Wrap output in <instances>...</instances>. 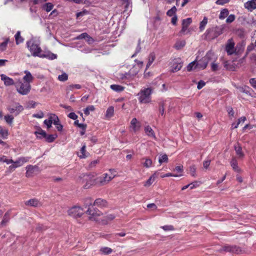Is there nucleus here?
Wrapping results in <instances>:
<instances>
[{
  "label": "nucleus",
  "instance_id": "f257e3e1",
  "mask_svg": "<svg viewBox=\"0 0 256 256\" xmlns=\"http://www.w3.org/2000/svg\"><path fill=\"white\" fill-rule=\"evenodd\" d=\"M226 27V25L222 24L208 29L205 33L206 38L212 40L217 38L223 33Z\"/></svg>",
  "mask_w": 256,
  "mask_h": 256
},
{
  "label": "nucleus",
  "instance_id": "f03ea898",
  "mask_svg": "<svg viewBox=\"0 0 256 256\" xmlns=\"http://www.w3.org/2000/svg\"><path fill=\"white\" fill-rule=\"evenodd\" d=\"M80 182L84 184L85 189L90 188L92 186L98 185L96 178L92 174H82L80 176Z\"/></svg>",
  "mask_w": 256,
  "mask_h": 256
},
{
  "label": "nucleus",
  "instance_id": "7ed1b4c3",
  "mask_svg": "<svg viewBox=\"0 0 256 256\" xmlns=\"http://www.w3.org/2000/svg\"><path fill=\"white\" fill-rule=\"evenodd\" d=\"M152 89L150 88H145L141 90L138 94V100L142 104H148L151 101V94Z\"/></svg>",
  "mask_w": 256,
  "mask_h": 256
},
{
  "label": "nucleus",
  "instance_id": "20e7f679",
  "mask_svg": "<svg viewBox=\"0 0 256 256\" xmlns=\"http://www.w3.org/2000/svg\"><path fill=\"white\" fill-rule=\"evenodd\" d=\"M26 46L28 50L30 52L32 55L34 56L40 57V52L42 51L41 48L39 45L33 40H30L26 42Z\"/></svg>",
  "mask_w": 256,
  "mask_h": 256
},
{
  "label": "nucleus",
  "instance_id": "39448f33",
  "mask_svg": "<svg viewBox=\"0 0 256 256\" xmlns=\"http://www.w3.org/2000/svg\"><path fill=\"white\" fill-rule=\"evenodd\" d=\"M16 88L17 92L22 95L27 94L30 90L31 86L28 82H22L19 81L16 83Z\"/></svg>",
  "mask_w": 256,
  "mask_h": 256
},
{
  "label": "nucleus",
  "instance_id": "423d86ee",
  "mask_svg": "<svg viewBox=\"0 0 256 256\" xmlns=\"http://www.w3.org/2000/svg\"><path fill=\"white\" fill-rule=\"evenodd\" d=\"M30 157L29 156H22L18 158L16 161L12 162V165L8 166V170L10 171H14L16 168L22 166L24 163L29 161Z\"/></svg>",
  "mask_w": 256,
  "mask_h": 256
},
{
  "label": "nucleus",
  "instance_id": "0eeeda50",
  "mask_svg": "<svg viewBox=\"0 0 256 256\" xmlns=\"http://www.w3.org/2000/svg\"><path fill=\"white\" fill-rule=\"evenodd\" d=\"M86 212L88 215L89 220H97L98 218L102 214L100 210L94 208V206L88 208Z\"/></svg>",
  "mask_w": 256,
  "mask_h": 256
},
{
  "label": "nucleus",
  "instance_id": "6e6552de",
  "mask_svg": "<svg viewBox=\"0 0 256 256\" xmlns=\"http://www.w3.org/2000/svg\"><path fill=\"white\" fill-rule=\"evenodd\" d=\"M220 251L221 252L223 251L226 252H230L236 254H240L246 252V250H245V248H242L236 246H224L220 250Z\"/></svg>",
  "mask_w": 256,
  "mask_h": 256
},
{
  "label": "nucleus",
  "instance_id": "1a4fd4ad",
  "mask_svg": "<svg viewBox=\"0 0 256 256\" xmlns=\"http://www.w3.org/2000/svg\"><path fill=\"white\" fill-rule=\"evenodd\" d=\"M212 55V53L208 52L204 57L196 62L195 68L202 70L204 69L206 67Z\"/></svg>",
  "mask_w": 256,
  "mask_h": 256
},
{
  "label": "nucleus",
  "instance_id": "9d476101",
  "mask_svg": "<svg viewBox=\"0 0 256 256\" xmlns=\"http://www.w3.org/2000/svg\"><path fill=\"white\" fill-rule=\"evenodd\" d=\"M225 50L229 56L236 53V48L235 47V42L232 38L228 39L225 46Z\"/></svg>",
  "mask_w": 256,
  "mask_h": 256
},
{
  "label": "nucleus",
  "instance_id": "9b49d317",
  "mask_svg": "<svg viewBox=\"0 0 256 256\" xmlns=\"http://www.w3.org/2000/svg\"><path fill=\"white\" fill-rule=\"evenodd\" d=\"M7 109L10 114L17 116L24 110V108L19 103L14 102L12 105L8 106Z\"/></svg>",
  "mask_w": 256,
  "mask_h": 256
},
{
  "label": "nucleus",
  "instance_id": "f8f14e48",
  "mask_svg": "<svg viewBox=\"0 0 256 256\" xmlns=\"http://www.w3.org/2000/svg\"><path fill=\"white\" fill-rule=\"evenodd\" d=\"M84 212L83 208L79 206H74L68 211V214L70 216L76 218L81 216L84 214Z\"/></svg>",
  "mask_w": 256,
  "mask_h": 256
},
{
  "label": "nucleus",
  "instance_id": "ddd939ff",
  "mask_svg": "<svg viewBox=\"0 0 256 256\" xmlns=\"http://www.w3.org/2000/svg\"><path fill=\"white\" fill-rule=\"evenodd\" d=\"M114 178V176H108V174H104L102 176L96 178V182L98 185H105Z\"/></svg>",
  "mask_w": 256,
  "mask_h": 256
},
{
  "label": "nucleus",
  "instance_id": "4468645a",
  "mask_svg": "<svg viewBox=\"0 0 256 256\" xmlns=\"http://www.w3.org/2000/svg\"><path fill=\"white\" fill-rule=\"evenodd\" d=\"M142 126V124L136 118H133L130 124V128L134 132L139 130Z\"/></svg>",
  "mask_w": 256,
  "mask_h": 256
},
{
  "label": "nucleus",
  "instance_id": "2eb2a0df",
  "mask_svg": "<svg viewBox=\"0 0 256 256\" xmlns=\"http://www.w3.org/2000/svg\"><path fill=\"white\" fill-rule=\"evenodd\" d=\"M50 118L52 119V124L56 126V128L58 131H62V126L60 124V120L57 116L54 114H50Z\"/></svg>",
  "mask_w": 256,
  "mask_h": 256
},
{
  "label": "nucleus",
  "instance_id": "dca6fc26",
  "mask_svg": "<svg viewBox=\"0 0 256 256\" xmlns=\"http://www.w3.org/2000/svg\"><path fill=\"white\" fill-rule=\"evenodd\" d=\"M38 166H36L28 165L26 167V176L27 178L30 177L34 172L38 170Z\"/></svg>",
  "mask_w": 256,
  "mask_h": 256
},
{
  "label": "nucleus",
  "instance_id": "f3484780",
  "mask_svg": "<svg viewBox=\"0 0 256 256\" xmlns=\"http://www.w3.org/2000/svg\"><path fill=\"white\" fill-rule=\"evenodd\" d=\"M10 219V211H8L4 214L3 218L0 223V228H2L5 227L9 222Z\"/></svg>",
  "mask_w": 256,
  "mask_h": 256
},
{
  "label": "nucleus",
  "instance_id": "a211bd4d",
  "mask_svg": "<svg viewBox=\"0 0 256 256\" xmlns=\"http://www.w3.org/2000/svg\"><path fill=\"white\" fill-rule=\"evenodd\" d=\"M24 204L28 206L39 207L42 206V203L36 198H32L24 202Z\"/></svg>",
  "mask_w": 256,
  "mask_h": 256
},
{
  "label": "nucleus",
  "instance_id": "6ab92c4d",
  "mask_svg": "<svg viewBox=\"0 0 256 256\" xmlns=\"http://www.w3.org/2000/svg\"><path fill=\"white\" fill-rule=\"evenodd\" d=\"M94 205L100 208H106L108 206V203L106 200L100 198L96 199L94 202Z\"/></svg>",
  "mask_w": 256,
  "mask_h": 256
},
{
  "label": "nucleus",
  "instance_id": "aec40b11",
  "mask_svg": "<svg viewBox=\"0 0 256 256\" xmlns=\"http://www.w3.org/2000/svg\"><path fill=\"white\" fill-rule=\"evenodd\" d=\"M244 8L252 12L256 8V0H248L244 4Z\"/></svg>",
  "mask_w": 256,
  "mask_h": 256
},
{
  "label": "nucleus",
  "instance_id": "412c9836",
  "mask_svg": "<svg viewBox=\"0 0 256 256\" xmlns=\"http://www.w3.org/2000/svg\"><path fill=\"white\" fill-rule=\"evenodd\" d=\"M1 80L4 82V84L6 86H12L14 84V80L4 74L0 75Z\"/></svg>",
  "mask_w": 256,
  "mask_h": 256
},
{
  "label": "nucleus",
  "instance_id": "4be33fe9",
  "mask_svg": "<svg viewBox=\"0 0 256 256\" xmlns=\"http://www.w3.org/2000/svg\"><path fill=\"white\" fill-rule=\"evenodd\" d=\"M24 73L26 75L23 77V80L24 81V82H32L34 80V77L30 74V72L28 70H24Z\"/></svg>",
  "mask_w": 256,
  "mask_h": 256
},
{
  "label": "nucleus",
  "instance_id": "5701e85b",
  "mask_svg": "<svg viewBox=\"0 0 256 256\" xmlns=\"http://www.w3.org/2000/svg\"><path fill=\"white\" fill-rule=\"evenodd\" d=\"M230 166L232 168L233 170L237 172H240L241 170L238 166V162L236 158H233L230 162Z\"/></svg>",
  "mask_w": 256,
  "mask_h": 256
},
{
  "label": "nucleus",
  "instance_id": "b1692460",
  "mask_svg": "<svg viewBox=\"0 0 256 256\" xmlns=\"http://www.w3.org/2000/svg\"><path fill=\"white\" fill-rule=\"evenodd\" d=\"M144 132H145L146 134V135L148 136H150V137H152V138H156V136H155L154 132V130L151 128V127L150 126H146L144 128Z\"/></svg>",
  "mask_w": 256,
  "mask_h": 256
},
{
  "label": "nucleus",
  "instance_id": "393cba45",
  "mask_svg": "<svg viewBox=\"0 0 256 256\" xmlns=\"http://www.w3.org/2000/svg\"><path fill=\"white\" fill-rule=\"evenodd\" d=\"M182 66V62H174L172 66V72H173L180 70Z\"/></svg>",
  "mask_w": 256,
  "mask_h": 256
},
{
  "label": "nucleus",
  "instance_id": "a878e982",
  "mask_svg": "<svg viewBox=\"0 0 256 256\" xmlns=\"http://www.w3.org/2000/svg\"><path fill=\"white\" fill-rule=\"evenodd\" d=\"M82 88L81 85L79 84H72L68 86L66 88V90L67 93L69 92L70 91H72L74 89L79 90Z\"/></svg>",
  "mask_w": 256,
  "mask_h": 256
},
{
  "label": "nucleus",
  "instance_id": "bb28decb",
  "mask_svg": "<svg viewBox=\"0 0 256 256\" xmlns=\"http://www.w3.org/2000/svg\"><path fill=\"white\" fill-rule=\"evenodd\" d=\"M186 41L184 40H179L176 41V42L174 47L176 50H180L184 47L186 45Z\"/></svg>",
  "mask_w": 256,
  "mask_h": 256
},
{
  "label": "nucleus",
  "instance_id": "cd10ccee",
  "mask_svg": "<svg viewBox=\"0 0 256 256\" xmlns=\"http://www.w3.org/2000/svg\"><path fill=\"white\" fill-rule=\"evenodd\" d=\"M16 39V44H19L24 42V39L20 36V32L18 31L14 36Z\"/></svg>",
  "mask_w": 256,
  "mask_h": 256
},
{
  "label": "nucleus",
  "instance_id": "c85d7f7f",
  "mask_svg": "<svg viewBox=\"0 0 256 256\" xmlns=\"http://www.w3.org/2000/svg\"><path fill=\"white\" fill-rule=\"evenodd\" d=\"M86 145L84 144L80 148V152L78 154V156L80 158H84L86 157Z\"/></svg>",
  "mask_w": 256,
  "mask_h": 256
},
{
  "label": "nucleus",
  "instance_id": "c756f323",
  "mask_svg": "<svg viewBox=\"0 0 256 256\" xmlns=\"http://www.w3.org/2000/svg\"><path fill=\"white\" fill-rule=\"evenodd\" d=\"M156 58L155 54L154 52H152L150 54L148 58V62L146 64V68H148L154 62Z\"/></svg>",
  "mask_w": 256,
  "mask_h": 256
},
{
  "label": "nucleus",
  "instance_id": "7c9ffc66",
  "mask_svg": "<svg viewBox=\"0 0 256 256\" xmlns=\"http://www.w3.org/2000/svg\"><path fill=\"white\" fill-rule=\"evenodd\" d=\"M156 177V173L153 174L150 178L144 184V186H150L154 181L155 178Z\"/></svg>",
  "mask_w": 256,
  "mask_h": 256
},
{
  "label": "nucleus",
  "instance_id": "2f4dec72",
  "mask_svg": "<svg viewBox=\"0 0 256 256\" xmlns=\"http://www.w3.org/2000/svg\"><path fill=\"white\" fill-rule=\"evenodd\" d=\"M229 11L226 8L222 9L220 12L219 16V18L220 20H224L228 16Z\"/></svg>",
  "mask_w": 256,
  "mask_h": 256
},
{
  "label": "nucleus",
  "instance_id": "473e14b6",
  "mask_svg": "<svg viewBox=\"0 0 256 256\" xmlns=\"http://www.w3.org/2000/svg\"><path fill=\"white\" fill-rule=\"evenodd\" d=\"M142 160H144V162L142 164L144 167L149 168L152 166V162L151 159L147 158H144Z\"/></svg>",
  "mask_w": 256,
  "mask_h": 256
},
{
  "label": "nucleus",
  "instance_id": "72a5a7b5",
  "mask_svg": "<svg viewBox=\"0 0 256 256\" xmlns=\"http://www.w3.org/2000/svg\"><path fill=\"white\" fill-rule=\"evenodd\" d=\"M110 88L112 90L116 92H120L124 90V88L123 86L118 84H112L110 86Z\"/></svg>",
  "mask_w": 256,
  "mask_h": 256
},
{
  "label": "nucleus",
  "instance_id": "f704fd0d",
  "mask_svg": "<svg viewBox=\"0 0 256 256\" xmlns=\"http://www.w3.org/2000/svg\"><path fill=\"white\" fill-rule=\"evenodd\" d=\"M208 24V18L206 17H204L202 20L200 22V27H199V28H200V32H202L206 24Z\"/></svg>",
  "mask_w": 256,
  "mask_h": 256
},
{
  "label": "nucleus",
  "instance_id": "c9c22d12",
  "mask_svg": "<svg viewBox=\"0 0 256 256\" xmlns=\"http://www.w3.org/2000/svg\"><path fill=\"white\" fill-rule=\"evenodd\" d=\"M34 134L39 138H45L47 134L46 132L42 129L39 130L38 131L35 132Z\"/></svg>",
  "mask_w": 256,
  "mask_h": 256
},
{
  "label": "nucleus",
  "instance_id": "e433bc0d",
  "mask_svg": "<svg viewBox=\"0 0 256 256\" xmlns=\"http://www.w3.org/2000/svg\"><path fill=\"white\" fill-rule=\"evenodd\" d=\"M234 149L236 154L240 158H242L244 156V154L242 152V148L238 144L234 146Z\"/></svg>",
  "mask_w": 256,
  "mask_h": 256
},
{
  "label": "nucleus",
  "instance_id": "4c0bfd02",
  "mask_svg": "<svg viewBox=\"0 0 256 256\" xmlns=\"http://www.w3.org/2000/svg\"><path fill=\"white\" fill-rule=\"evenodd\" d=\"M114 108L113 106H110L106 110V116L108 118H110L114 116Z\"/></svg>",
  "mask_w": 256,
  "mask_h": 256
},
{
  "label": "nucleus",
  "instance_id": "58836bf2",
  "mask_svg": "<svg viewBox=\"0 0 256 256\" xmlns=\"http://www.w3.org/2000/svg\"><path fill=\"white\" fill-rule=\"evenodd\" d=\"M40 58H46L50 60H52L56 58L57 56L56 54L49 52L46 54H42L40 56Z\"/></svg>",
  "mask_w": 256,
  "mask_h": 256
},
{
  "label": "nucleus",
  "instance_id": "ea45409f",
  "mask_svg": "<svg viewBox=\"0 0 256 256\" xmlns=\"http://www.w3.org/2000/svg\"><path fill=\"white\" fill-rule=\"evenodd\" d=\"M115 216L112 214H110L106 216L105 218L102 220V222L104 224H107L109 221L113 220L115 218Z\"/></svg>",
  "mask_w": 256,
  "mask_h": 256
},
{
  "label": "nucleus",
  "instance_id": "a19ab883",
  "mask_svg": "<svg viewBox=\"0 0 256 256\" xmlns=\"http://www.w3.org/2000/svg\"><path fill=\"white\" fill-rule=\"evenodd\" d=\"M54 8V5L50 3H46L42 6V8L47 12H50Z\"/></svg>",
  "mask_w": 256,
  "mask_h": 256
},
{
  "label": "nucleus",
  "instance_id": "79ce46f5",
  "mask_svg": "<svg viewBox=\"0 0 256 256\" xmlns=\"http://www.w3.org/2000/svg\"><path fill=\"white\" fill-rule=\"evenodd\" d=\"M0 135L4 138H6L8 135V130L2 126H0Z\"/></svg>",
  "mask_w": 256,
  "mask_h": 256
},
{
  "label": "nucleus",
  "instance_id": "37998d69",
  "mask_svg": "<svg viewBox=\"0 0 256 256\" xmlns=\"http://www.w3.org/2000/svg\"><path fill=\"white\" fill-rule=\"evenodd\" d=\"M56 137L57 136L56 134H46V136L45 137V138L47 142H52L54 140Z\"/></svg>",
  "mask_w": 256,
  "mask_h": 256
},
{
  "label": "nucleus",
  "instance_id": "c03bdc74",
  "mask_svg": "<svg viewBox=\"0 0 256 256\" xmlns=\"http://www.w3.org/2000/svg\"><path fill=\"white\" fill-rule=\"evenodd\" d=\"M0 162H6V164H8L13 162V160L12 159H8L7 157L4 156H0Z\"/></svg>",
  "mask_w": 256,
  "mask_h": 256
},
{
  "label": "nucleus",
  "instance_id": "a18cd8bd",
  "mask_svg": "<svg viewBox=\"0 0 256 256\" xmlns=\"http://www.w3.org/2000/svg\"><path fill=\"white\" fill-rule=\"evenodd\" d=\"M192 22V20L191 18L184 19L182 21V26L188 28Z\"/></svg>",
  "mask_w": 256,
  "mask_h": 256
},
{
  "label": "nucleus",
  "instance_id": "49530a36",
  "mask_svg": "<svg viewBox=\"0 0 256 256\" xmlns=\"http://www.w3.org/2000/svg\"><path fill=\"white\" fill-rule=\"evenodd\" d=\"M188 28L182 26V30L179 32L178 36H182L184 34H187L190 32V30Z\"/></svg>",
  "mask_w": 256,
  "mask_h": 256
},
{
  "label": "nucleus",
  "instance_id": "de8ad7c7",
  "mask_svg": "<svg viewBox=\"0 0 256 256\" xmlns=\"http://www.w3.org/2000/svg\"><path fill=\"white\" fill-rule=\"evenodd\" d=\"M84 205L86 206V208L87 206L89 208L91 207L92 206H94V204H92V200L90 198H85Z\"/></svg>",
  "mask_w": 256,
  "mask_h": 256
},
{
  "label": "nucleus",
  "instance_id": "09e8293b",
  "mask_svg": "<svg viewBox=\"0 0 256 256\" xmlns=\"http://www.w3.org/2000/svg\"><path fill=\"white\" fill-rule=\"evenodd\" d=\"M176 10L177 9L176 7L174 6L167 12L166 14L169 16H172L175 15Z\"/></svg>",
  "mask_w": 256,
  "mask_h": 256
},
{
  "label": "nucleus",
  "instance_id": "8fccbe9b",
  "mask_svg": "<svg viewBox=\"0 0 256 256\" xmlns=\"http://www.w3.org/2000/svg\"><path fill=\"white\" fill-rule=\"evenodd\" d=\"M100 250L102 253L105 254H110L112 251V248L108 247L102 248H100Z\"/></svg>",
  "mask_w": 256,
  "mask_h": 256
},
{
  "label": "nucleus",
  "instance_id": "3c124183",
  "mask_svg": "<svg viewBox=\"0 0 256 256\" xmlns=\"http://www.w3.org/2000/svg\"><path fill=\"white\" fill-rule=\"evenodd\" d=\"M168 160V156L166 154H164L159 158L158 162L160 164L163 162H167Z\"/></svg>",
  "mask_w": 256,
  "mask_h": 256
},
{
  "label": "nucleus",
  "instance_id": "603ef678",
  "mask_svg": "<svg viewBox=\"0 0 256 256\" xmlns=\"http://www.w3.org/2000/svg\"><path fill=\"white\" fill-rule=\"evenodd\" d=\"M8 41L9 39L6 38L4 42L0 44V50L1 51H4L6 49Z\"/></svg>",
  "mask_w": 256,
  "mask_h": 256
},
{
  "label": "nucleus",
  "instance_id": "864d4df0",
  "mask_svg": "<svg viewBox=\"0 0 256 256\" xmlns=\"http://www.w3.org/2000/svg\"><path fill=\"white\" fill-rule=\"evenodd\" d=\"M4 118L6 122L9 124H12L13 122L14 117L10 115H6L4 116Z\"/></svg>",
  "mask_w": 256,
  "mask_h": 256
},
{
  "label": "nucleus",
  "instance_id": "5fc2aeb1",
  "mask_svg": "<svg viewBox=\"0 0 256 256\" xmlns=\"http://www.w3.org/2000/svg\"><path fill=\"white\" fill-rule=\"evenodd\" d=\"M68 75L65 72H64L62 74L59 75L58 76V80L61 82H65L68 80Z\"/></svg>",
  "mask_w": 256,
  "mask_h": 256
},
{
  "label": "nucleus",
  "instance_id": "6e6d98bb",
  "mask_svg": "<svg viewBox=\"0 0 256 256\" xmlns=\"http://www.w3.org/2000/svg\"><path fill=\"white\" fill-rule=\"evenodd\" d=\"M94 110V106H89L84 110V113L86 115L88 116L90 114V112H92Z\"/></svg>",
  "mask_w": 256,
  "mask_h": 256
},
{
  "label": "nucleus",
  "instance_id": "4d7b16f0",
  "mask_svg": "<svg viewBox=\"0 0 256 256\" xmlns=\"http://www.w3.org/2000/svg\"><path fill=\"white\" fill-rule=\"evenodd\" d=\"M236 34L240 38H244L245 35L244 30L242 28L238 29L236 32Z\"/></svg>",
  "mask_w": 256,
  "mask_h": 256
},
{
  "label": "nucleus",
  "instance_id": "13d9d810",
  "mask_svg": "<svg viewBox=\"0 0 256 256\" xmlns=\"http://www.w3.org/2000/svg\"><path fill=\"white\" fill-rule=\"evenodd\" d=\"M240 92L244 93H246V94H250V89L248 87L246 86L240 88Z\"/></svg>",
  "mask_w": 256,
  "mask_h": 256
},
{
  "label": "nucleus",
  "instance_id": "bf43d9fd",
  "mask_svg": "<svg viewBox=\"0 0 256 256\" xmlns=\"http://www.w3.org/2000/svg\"><path fill=\"white\" fill-rule=\"evenodd\" d=\"M44 122L47 126L48 128L52 127V121L50 118V114L49 116L48 119L44 120Z\"/></svg>",
  "mask_w": 256,
  "mask_h": 256
},
{
  "label": "nucleus",
  "instance_id": "052dcab7",
  "mask_svg": "<svg viewBox=\"0 0 256 256\" xmlns=\"http://www.w3.org/2000/svg\"><path fill=\"white\" fill-rule=\"evenodd\" d=\"M196 65V62L194 61L190 64H188V65L187 66V70L190 72L193 69H196L195 68Z\"/></svg>",
  "mask_w": 256,
  "mask_h": 256
},
{
  "label": "nucleus",
  "instance_id": "680f3d73",
  "mask_svg": "<svg viewBox=\"0 0 256 256\" xmlns=\"http://www.w3.org/2000/svg\"><path fill=\"white\" fill-rule=\"evenodd\" d=\"M236 16L233 14H231L228 16V17L226 20V22L228 24L231 23L234 20Z\"/></svg>",
  "mask_w": 256,
  "mask_h": 256
},
{
  "label": "nucleus",
  "instance_id": "e2e57ef3",
  "mask_svg": "<svg viewBox=\"0 0 256 256\" xmlns=\"http://www.w3.org/2000/svg\"><path fill=\"white\" fill-rule=\"evenodd\" d=\"M140 40H139L138 44V46L136 49L135 53L132 56V58L134 57L138 53L140 52V50H141V48L140 46Z\"/></svg>",
  "mask_w": 256,
  "mask_h": 256
},
{
  "label": "nucleus",
  "instance_id": "0e129e2a",
  "mask_svg": "<svg viewBox=\"0 0 256 256\" xmlns=\"http://www.w3.org/2000/svg\"><path fill=\"white\" fill-rule=\"evenodd\" d=\"M196 168H195V166H192L190 167V174L192 176H196Z\"/></svg>",
  "mask_w": 256,
  "mask_h": 256
},
{
  "label": "nucleus",
  "instance_id": "69168bd1",
  "mask_svg": "<svg viewBox=\"0 0 256 256\" xmlns=\"http://www.w3.org/2000/svg\"><path fill=\"white\" fill-rule=\"evenodd\" d=\"M74 124L78 126L79 128H82L84 130H85L86 128V126L83 124H79L78 120H76L74 122Z\"/></svg>",
  "mask_w": 256,
  "mask_h": 256
},
{
  "label": "nucleus",
  "instance_id": "338daca9",
  "mask_svg": "<svg viewBox=\"0 0 256 256\" xmlns=\"http://www.w3.org/2000/svg\"><path fill=\"white\" fill-rule=\"evenodd\" d=\"M162 228L166 231L174 230V227L172 226H162Z\"/></svg>",
  "mask_w": 256,
  "mask_h": 256
},
{
  "label": "nucleus",
  "instance_id": "774afa93",
  "mask_svg": "<svg viewBox=\"0 0 256 256\" xmlns=\"http://www.w3.org/2000/svg\"><path fill=\"white\" fill-rule=\"evenodd\" d=\"M250 82L254 88H256V78H250Z\"/></svg>",
  "mask_w": 256,
  "mask_h": 256
}]
</instances>
